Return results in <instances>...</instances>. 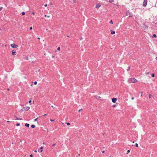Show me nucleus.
Listing matches in <instances>:
<instances>
[{"label":"nucleus","instance_id":"52","mask_svg":"<svg viewBox=\"0 0 157 157\" xmlns=\"http://www.w3.org/2000/svg\"><path fill=\"white\" fill-rule=\"evenodd\" d=\"M67 37H69V36L68 35H67Z\"/></svg>","mask_w":157,"mask_h":157},{"label":"nucleus","instance_id":"31","mask_svg":"<svg viewBox=\"0 0 157 157\" xmlns=\"http://www.w3.org/2000/svg\"><path fill=\"white\" fill-rule=\"evenodd\" d=\"M30 156L31 157H33V155L32 154H31V155H30Z\"/></svg>","mask_w":157,"mask_h":157},{"label":"nucleus","instance_id":"36","mask_svg":"<svg viewBox=\"0 0 157 157\" xmlns=\"http://www.w3.org/2000/svg\"><path fill=\"white\" fill-rule=\"evenodd\" d=\"M29 103H31V100L29 101Z\"/></svg>","mask_w":157,"mask_h":157},{"label":"nucleus","instance_id":"20","mask_svg":"<svg viewBox=\"0 0 157 157\" xmlns=\"http://www.w3.org/2000/svg\"><path fill=\"white\" fill-rule=\"evenodd\" d=\"M153 37H156V34H154L153 35Z\"/></svg>","mask_w":157,"mask_h":157},{"label":"nucleus","instance_id":"6","mask_svg":"<svg viewBox=\"0 0 157 157\" xmlns=\"http://www.w3.org/2000/svg\"><path fill=\"white\" fill-rule=\"evenodd\" d=\"M112 101L113 102L115 103L117 100V98H113L112 99Z\"/></svg>","mask_w":157,"mask_h":157},{"label":"nucleus","instance_id":"23","mask_svg":"<svg viewBox=\"0 0 157 157\" xmlns=\"http://www.w3.org/2000/svg\"><path fill=\"white\" fill-rule=\"evenodd\" d=\"M37 83V82H36V81H35V82H34V84H35V85H36Z\"/></svg>","mask_w":157,"mask_h":157},{"label":"nucleus","instance_id":"37","mask_svg":"<svg viewBox=\"0 0 157 157\" xmlns=\"http://www.w3.org/2000/svg\"><path fill=\"white\" fill-rule=\"evenodd\" d=\"M2 7H0V11L2 10Z\"/></svg>","mask_w":157,"mask_h":157},{"label":"nucleus","instance_id":"10","mask_svg":"<svg viewBox=\"0 0 157 157\" xmlns=\"http://www.w3.org/2000/svg\"><path fill=\"white\" fill-rule=\"evenodd\" d=\"M111 33L112 34H113L115 33V32L114 31H113L112 30H111Z\"/></svg>","mask_w":157,"mask_h":157},{"label":"nucleus","instance_id":"46","mask_svg":"<svg viewBox=\"0 0 157 157\" xmlns=\"http://www.w3.org/2000/svg\"><path fill=\"white\" fill-rule=\"evenodd\" d=\"M34 152L36 153L37 152V151L36 150H35V151Z\"/></svg>","mask_w":157,"mask_h":157},{"label":"nucleus","instance_id":"18","mask_svg":"<svg viewBox=\"0 0 157 157\" xmlns=\"http://www.w3.org/2000/svg\"><path fill=\"white\" fill-rule=\"evenodd\" d=\"M66 124L67 125H70V123H66Z\"/></svg>","mask_w":157,"mask_h":157},{"label":"nucleus","instance_id":"15","mask_svg":"<svg viewBox=\"0 0 157 157\" xmlns=\"http://www.w3.org/2000/svg\"><path fill=\"white\" fill-rule=\"evenodd\" d=\"M149 96V98H151V97L152 96V95L151 94H149L148 96Z\"/></svg>","mask_w":157,"mask_h":157},{"label":"nucleus","instance_id":"38","mask_svg":"<svg viewBox=\"0 0 157 157\" xmlns=\"http://www.w3.org/2000/svg\"><path fill=\"white\" fill-rule=\"evenodd\" d=\"M102 153H105V151H102Z\"/></svg>","mask_w":157,"mask_h":157},{"label":"nucleus","instance_id":"27","mask_svg":"<svg viewBox=\"0 0 157 157\" xmlns=\"http://www.w3.org/2000/svg\"><path fill=\"white\" fill-rule=\"evenodd\" d=\"M50 121L52 122V121H54V120H52V119H50Z\"/></svg>","mask_w":157,"mask_h":157},{"label":"nucleus","instance_id":"7","mask_svg":"<svg viewBox=\"0 0 157 157\" xmlns=\"http://www.w3.org/2000/svg\"><path fill=\"white\" fill-rule=\"evenodd\" d=\"M101 6V5L100 4L98 3L97 4L96 6V8H99Z\"/></svg>","mask_w":157,"mask_h":157},{"label":"nucleus","instance_id":"49","mask_svg":"<svg viewBox=\"0 0 157 157\" xmlns=\"http://www.w3.org/2000/svg\"><path fill=\"white\" fill-rule=\"evenodd\" d=\"M38 39L39 40L40 39V37H38Z\"/></svg>","mask_w":157,"mask_h":157},{"label":"nucleus","instance_id":"21","mask_svg":"<svg viewBox=\"0 0 157 157\" xmlns=\"http://www.w3.org/2000/svg\"><path fill=\"white\" fill-rule=\"evenodd\" d=\"M152 77H155V75L154 74H153L151 75Z\"/></svg>","mask_w":157,"mask_h":157},{"label":"nucleus","instance_id":"28","mask_svg":"<svg viewBox=\"0 0 157 157\" xmlns=\"http://www.w3.org/2000/svg\"><path fill=\"white\" fill-rule=\"evenodd\" d=\"M130 151V150H128L127 154H128V153Z\"/></svg>","mask_w":157,"mask_h":157},{"label":"nucleus","instance_id":"4","mask_svg":"<svg viewBox=\"0 0 157 157\" xmlns=\"http://www.w3.org/2000/svg\"><path fill=\"white\" fill-rule=\"evenodd\" d=\"M147 0H144L143 3V6L146 7L147 6Z\"/></svg>","mask_w":157,"mask_h":157},{"label":"nucleus","instance_id":"41","mask_svg":"<svg viewBox=\"0 0 157 157\" xmlns=\"http://www.w3.org/2000/svg\"><path fill=\"white\" fill-rule=\"evenodd\" d=\"M47 6V4H45V5H44V6Z\"/></svg>","mask_w":157,"mask_h":157},{"label":"nucleus","instance_id":"17","mask_svg":"<svg viewBox=\"0 0 157 157\" xmlns=\"http://www.w3.org/2000/svg\"><path fill=\"white\" fill-rule=\"evenodd\" d=\"M136 146L137 147H138V144L137 143H136L135 144Z\"/></svg>","mask_w":157,"mask_h":157},{"label":"nucleus","instance_id":"30","mask_svg":"<svg viewBox=\"0 0 157 157\" xmlns=\"http://www.w3.org/2000/svg\"><path fill=\"white\" fill-rule=\"evenodd\" d=\"M82 109H79L78 110V112H80L81 111V110Z\"/></svg>","mask_w":157,"mask_h":157},{"label":"nucleus","instance_id":"42","mask_svg":"<svg viewBox=\"0 0 157 157\" xmlns=\"http://www.w3.org/2000/svg\"><path fill=\"white\" fill-rule=\"evenodd\" d=\"M32 14H33V15H34V14H35V13H34L33 12V13H32Z\"/></svg>","mask_w":157,"mask_h":157},{"label":"nucleus","instance_id":"39","mask_svg":"<svg viewBox=\"0 0 157 157\" xmlns=\"http://www.w3.org/2000/svg\"><path fill=\"white\" fill-rule=\"evenodd\" d=\"M141 96H142V92H141Z\"/></svg>","mask_w":157,"mask_h":157},{"label":"nucleus","instance_id":"2","mask_svg":"<svg viewBox=\"0 0 157 157\" xmlns=\"http://www.w3.org/2000/svg\"><path fill=\"white\" fill-rule=\"evenodd\" d=\"M126 14L127 16H128L129 17H132L133 16V15L132 13L128 11L127 12Z\"/></svg>","mask_w":157,"mask_h":157},{"label":"nucleus","instance_id":"19","mask_svg":"<svg viewBox=\"0 0 157 157\" xmlns=\"http://www.w3.org/2000/svg\"><path fill=\"white\" fill-rule=\"evenodd\" d=\"M109 23L111 24H113V22L112 20H111V21L109 22Z\"/></svg>","mask_w":157,"mask_h":157},{"label":"nucleus","instance_id":"5","mask_svg":"<svg viewBox=\"0 0 157 157\" xmlns=\"http://www.w3.org/2000/svg\"><path fill=\"white\" fill-rule=\"evenodd\" d=\"M11 46L13 48H17L18 47V45L15 44H11Z\"/></svg>","mask_w":157,"mask_h":157},{"label":"nucleus","instance_id":"12","mask_svg":"<svg viewBox=\"0 0 157 157\" xmlns=\"http://www.w3.org/2000/svg\"><path fill=\"white\" fill-rule=\"evenodd\" d=\"M31 127L32 128H34L35 127V125L34 124H32L31 125Z\"/></svg>","mask_w":157,"mask_h":157},{"label":"nucleus","instance_id":"51","mask_svg":"<svg viewBox=\"0 0 157 157\" xmlns=\"http://www.w3.org/2000/svg\"><path fill=\"white\" fill-rule=\"evenodd\" d=\"M132 143H134V141H133L132 142Z\"/></svg>","mask_w":157,"mask_h":157},{"label":"nucleus","instance_id":"48","mask_svg":"<svg viewBox=\"0 0 157 157\" xmlns=\"http://www.w3.org/2000/svg\"><path fill=\"white\" fill-rule=\"evenodd\" d=\"M155 59L157 60V57L155 58Z\"/></svg>","mask_w":157,"mask_h":157},{"label":"nucleus","instance_id":"40","mask_svg":"<svg viewBox=\"0 0 157 157\" xmlns=\"http://www.w3.org/2000/svg\"><path fill=\"white\" fill-rule=\"evenodd\" d=\"M131 99L132 100H133L134 99V98L133 97H132Z\"/></svg>","mask_w":157,"mask_h":157},{"label":"nucleus","instance_id":"32","mask_svg":"<svg viewBox=\"0 0 157 157\" xmlns=\"http://www.w3.org/2000/svg\"><path fill=\"white\" fill-rule=\"evenodd\" d=\"M55 145H56V144H52V146H55Z\"/></svg>","mask_w":157,"mask_h":157},{"label":"nucleus","instance_id":"1","mask_svg":"<svg viewBox=\"0 0 157 157\" xmlns=\"http://www.w3.org/2000/svg\"><path fill=\"white\" fill-rule=\"evenodd\" d=\"M128 82H129L135 83L138 82V80L134 78H129L128 80Z\"/></svg>","mask_w":157,"mask_h":157},{"label":"nucleus","instance_id":"55","mask_svg":"<svg viewBox=\"0 0 157 157\" xmlns=\"http://www.w3.org/2000/svg\"><path fill=\"white\" fill-rule=\"evenodd\" d=\"M62 124H63V123H62Z\"/></svg>","mask_w":157,"mask_h":157},{"label":"nucleus","instance_id":"24","mask_svg":"<svg viewBox=\"0 0 157 157\" xmlns=\"http://www.w3.org/2000/svg\"><path fill=\"white\" fill-rule=\"evenodd\" d=\"M130 69V67L129 66L128 67V68L127 70V71H128Z\"/></svg>","mask_w":157,"mask_h":157},{"label":"nucleus","instance_id":"11","mask_svg":"<svg viewBox=\"0 0 157 157\" xmlns=\"http://www.w3.org/2000/svg\"><path fill=\"white\" fill-rule=\"evenodd\" d=\"M15 117L16 118V119H15L16 120H22V119H19L17 117H16V116H15Z\"/></svg>","mask_w":157,"mask_h":157},{"label":"nucleus","instance_id":"8","mask_svg":"<svg viewBox=\"0 0 157 157\" xmlns=\"http://www.w3.org/2000/svg\"><path fill=\"white\" fill-rule=\"evenodd\" d=\"M96 98L98 99V100H100L101 99V98L99 96H97L96 97Z\"/></svg>","mask_w":157,"mask_h":157},{"label":"nucleus","instance_id":"47","mask_svg":"<svg viewBox=\"0 0 157 157\" xmlns=\"http://www.w3.org/2000/svg\"><path fill=\"white\" fill-rule=\"evenodd\" d=\"M46 115H46V114H44V116H46Z\"/></svg>","mask_w":157,"mask_h":157},{"label":"nucleus","instance_id":"14","mask_svg":"<svg viewBox=\"0 0 157 157\" xmlns=\"http://www.w3.org/2000/svg\"><path fill=\"white\" fill-rule=\"evenodd\" d=\"M44 17H48V18H49V17H50V16H47L46 15H44Z\"/></svg>","mask_w":157,"mask_h":157},{"label":"nucleus","instance_id":"29","mask_svg":"<svg viewBox=\"0 0 157 157\" xmlns=\"http://www.w3.org/2000/svg\"><path fill=\"white\" fill-rule=\"evenodd\" d=\"M37 119H38V118H36L35 119H34V121H37Z\"/></svg>","mask_w":157,"mask_h":157},{"label":"nucleus","instance_id":"45","mask_svg":"<svg viewBox=\"0 0 157 157\" xmlns=\"http://www.w3.org/2000/svg\"><path fill=\"white\" fill-rule=\"evenodd\" d=\"M42 151H43V150H40V152H42Z\"/></svg>","mask_w":157,"mask_h":157},{"label":"nucleus","instance_id":"44","mask_svg":"<svg viewBox=\"0 0 157 157\" xmlns=\"http://www.w3.org/2000/svg\"><path fill=\"white\" fill-rule=\"evenodd\" d=\"M51 107H52L53 108V109H54V108H55V107H54L53 106V105H52V106H51Z\"/></svg>","mask_w":157,"mask_h":157},{"label":"nucleus","instance_id":"16","mask_svg":"<svg viewBox=\"0 0 157 157\" xmlns=\"http://www.w3.org/2000/svg\"><path fill=\"white\" fill-rule=\"evenodd\" d=\"M20 124L19 123H17L16 124V125L17 126H20Z\"/></svg>","mask_w":157,"mask_h":157},{"label":"nucleus","instance_id":"25","mask_svg":"<svg viewBox=\"0 0 157 157\" xmlns=\"http://www.w3.org/2000/svg\"><path fill=\"white\" fill-rule=\"evenodd\" d=\"M22 15H24L25 14V13L24 12H22Z\"/></svg>","mask_w":157,"mask_h":157},{"label":"nucleus","instance_id":"56","mask_svg":"<svg viewBox=\"0 0 157 157\" xmlns=\"http://www.w3.org/2000/svg\"><path fill=\"white\" fill-rule=\"evenodd\" d=\"M7 90H9V89H7Z\"/></svg>","mask_w":157,"mask_h":157},{"label":"nucleus","instance_id":"3","mask_svg":"<svg viewBox=\"0 0 157 157\" xmlns=\"http://www.w3.org/2000/svg\"><path fill=\"white\" fill-rule=\"evenodd\" d=\"M30 109V107L29 106L25 107L22 108L21 109L22 111H25L28 110Z\"/></svg>","mask_w":157,"mask_h":157},{"label":"nucleus","instance_id":"53","mask_svg":"<svg viewBox=\"0 0 157 157\" xmlns=\"http://www.w3.org/2000/svg\"><path fill=\"white\" fill-rule=\"evenodd\" d=\"M47 131L48 132V129H47Z\"/></svg>","mask_w":157,"mask_h":157},{"label":"nucleus","instance_id":"22","mask_svg":"<svg viewBox=\"0 0 157 157\" xmlns=\"http://www.w3.org/2000/svg\"><path fill=\"white\" fill-rule=\"evenodd\" d=\"M57 50H58V51H59V50H60V47H58V48H57Z\"/></svg>","mask_w":157,"mask_h":157},{"label":"nucleus","instance_id":"26","mask_svg":"<svg viewBox=\"0 0 157 157\" xmlns=\"http://www.w3.org/2000/svg\"><path fill=\"white\" fill-rule=\"evenodd\" d=\"M114 0H109V2H113Z\"/></svg>","mask_w":157,"mask_h":157},{"label":"nucleus","instance_id":"50","mask_svg":"<svg viewBox=\"0 0 157 157\" xmlns=\"http://www.w3.org/2000/svg\"><path fill=\"white\" fill-rule=\"evenodd\" d=\"M10 122V121H7V122Z\"/></svg>","mask_w":157,"mask_h":157},{"label":"nucleus","instance_id":"13","mask_svg":"<svg viewBox=\"0 0 157 157\" xmlns=\"http://www.w3.org/2000/svg\"><path fill=\"white\" fill-rule=\"evenodd\" d=\"M16 53L15 52H13V51H12V55H14L15 54V53Z\"/></svg>","mask_w":157,"mask_h":157},{"label":"nucleus","instance_id":"35","mask_svg":"<svg viewBox=\"0 0 157 157\" xmlns=\"http://www.w3.org/2000/svg\"><path fill=\"white\" fill-rule=\"evenodd\" d=\"M146 74H149V72H146Z\"/></svg>","mask_w":157,"mask_h":157},{"label":"nucleus","instance_id":"33","mask_svg":"<svg viewBox=\"0 0 157 157\" xmlns=\"http://www.w3.org/2000/svg\"><path fill=\"white\" fill-rule=\"evenodd\" d=\"M43 148V147H40V149H42Z\"/></svg>","mask_w":157,"mask_h":157},{"label":"nucleus","instance_id":"43","mask_svg":"<svg viewBox=\"0 0 157 157\" xmlns=\"http://www.w3.org/2000/svg\"><path fill=\"white\" fill-rule=\"evenodd\" d=\"M26 59H28V57H26Z\"/></svg>","mask_w":157,"mask_h":157},{"label":"nucleus","instance_id":"34","mask_svg":"<svg viewBox=\"0 0 157 157\" xmlns=\"http://www.w3.org/2000/svg\"><path fill=\"white\" fill-rule=\"evenodd\" d=\"M32 29H33V28L32 27H30V28L29 29L30 30H32Z\"/></svg>","mask_w":157,"mask_h":157},{"label":"nucleus","instance_id":"54","mask_svg":"<svg viewBox=\"0 0 157 157\" xmlns=\"http://www.w3.org/2000/svg\"><path fill=\"white\" fill-rule=\"evenodd\" d=\"M43 144H44V143H43Z\"/></svg>","mask_w":157,"mask_h":157},{"label":"nucleus","instance_id":"9","mask_svg":"<svg viewBox=\"0 0 157 157\" xmlns=\"http://www.w3.org/2000/svg\"><path fill=\"white\" fill-rule=\"evenodd\" d=\"M25 126L27 127H29V124H28L26 123L25 124Z\"/></svg>","mask_w":157,"mask_h":157}]
</instances>
